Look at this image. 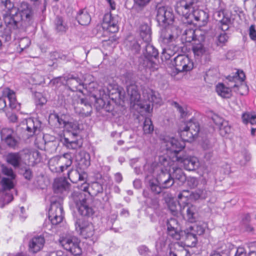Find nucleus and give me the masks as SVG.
Segmentation results:
<instances>
[{
	"mask_svg": "<svg viewBox=\"0 0 256 256\" xmlns=\"http://www.w3.org/2000/svg\"><path fill=\"white\" fill-rule=\"evenodd\" d=\"M148 187L154 194H159L162 190L170 188L174 183L171 170L164 169L156 163L146 164L144 166Z\"/></svg>",
	"mask_w": 256,
	"mask_h": 256,
	"instance_id": "1",
	"label": "nucleus"
},
{
	"mask_svg": "<svg viewBox=\"0 0 256 256\" xmlns=\"http://www.w3.org/2000/svg\"><path fill=\"white\" fill-rule=\"evenodd\" d=\"M180 32L179 27L174 24L164 26L160 32L159 42L161 46L166 48L174 45Z\"/></svg>",
	"mask_w": 256,
	"mask_h": 256,
	"instance_id": "2",
	"label": "nucleus"
},
{
	"mask_svg": "<svg viewBox=\"0 0 256 256\" xmlns=\"http://www.w3.org/2000/svg\"><path fill=\"white\" fill-rule=\"evenodd\" d=\"M16 184V179L2 178L0 180V206L2 208L13 200V196L10 192Z\"/></svg>",
	"mask_w": 256,
	"mask_h": 256,
	"instance_id": "3",
	"label": "nucleus"
},
{
	"mask_svg": "<svg viewBox=\"0 0 256 256\" xmlns=\"http://www.w3.org/2000/svg\"><path fill=\"white\" fill-rule=\"evenodd\" d=\"M72 163V158L70 153H65L62 156L51 159L49 162L50 170L54 172H62L70 167Z\"/></svg>",
	"mask_w": 256,
	"mask_h": 256,
	"instance_id": "4",
	"label": "nucleus"
},
{
	"mask_svg": "<svg viewBox=\"0 0 256 256\" xmlns=\"http://www.w3.org/2000/svg\"><path fill=\"white\" fill-rule=\"evenodd\" d=\"M200 132V125L195 119L187 122L184 128H180L179 134L182 139L187 142H192L197 137Z\"/></svg>",
	"mask_w": 256,
	"mask_h": 256,
	"instance_id": "5",
	"label": "nucleus"
},
{
	"mask_svg": "<svg viewBox=\"0 0 256 256\" xmlns=\"http://www.w3.org/2000/svg\"><path fill=\"white\" fill-rule=\"evenodd\" d=\"M59 242L62 246L72 254L80 256L82 254V250L80 246V241L78 238L74 236L62 237Z\"/></svg>",
	"mask_w": 256,
	"mask_h": 256,
	"instance_id": "6",
	"label": "nucleus"
},
{
	"mask_svg": "<svg viewBox=\"0 0 256 256\" xmlns=\"http://www.w3.org/2000/svg\"><path fill=\"white\" fill-rule=\"evenodd\" d=\"M196 0H179L177 2L175 9L178 14L182 16V21H187L193 10Z\"/></svg>",
	"mask_w": 256,
	"mask_h": 256,
	"instance_id": "7",
	"label": "nucleus"
},
{
	"mask_svg": "<svg viewBox=\"0 0 256 256\" xmlns=\"http://www.w3.org/2000/svg\"><path fill=\"white\" fill-rule=\"evenodd\" d=\"M156 19L160 25L167 26L173 24L174 16L171 10L166 6H158L156 9Z\"/></svg>",
	"mask_w": 256,
	"mask_h": 256,
	"instance_id": "8",
	"label": "nucleus"
},
{
	"mask_svg": "<svg viewBox=\"0 0 256 256\" xmlns=\"http://www.w3.org/2000/svg\"><path fill=\"white\" fill-rule=\"evenodd\" d=\"M48 218L53 225H56L62 222L64 218V210L60 202H52L49 210Z\"/></svg>",
	"mask_w": 256,
	"mask_h": 256,
	"instance_id": "9",
	"label": "nucleus"
},
{
	"mask_svg": "<svg viewBox=\"0 0 256 256\" xmlns=\"http://www.w3.org/2000/svg\"><path fill=\"white\" fill-rule=\"evenodd\" d=\"M76 230L84 238L92 236L94 234L92 224L83 218H78L75 222Z\"/></svg>",
	"mask_w": 256,
	"mask_h": 256,
	"instance_id": "10",
	"label": "nucleus"
},
{
	"mask_svg": "<svg viewBox=\"0 0 256 256\" xmlns=\"http://www.w3.org/2000/svg\"><path fill=\"white\" fill-rule=\"evenodd\" d=\"M9 100V106L12 109H18L20 104L17 102L15 92L9 88H5L2 90V95L0 97V110H3L6 106L5 98Z\"/></svg>",
	"mask_w": 256,
	"mask_h": 256,
	"instance_id": "11",
	"label": "nucleus"
},
{
	"mask_svg": "<svg viewBox=\"0 0 256 256\" xmlns=\"http://www.w3.org/2000/svg\"><path fill=\"white\" fill-rule=\"evenodd\" d=\"M185 142L183 139L179 140L174 138L165 139L164 142L166 150L174 154V157L178 156V154L184 148Z\"/></svg>",
	"mask_w": 256,
	"mask_h": 256,
	"instance_id": "12",
	"label": "nucleus"
},
{
	"mask_svg": "<svg viewBox=\"0 0 256 256\" xmlns=\"http://www.w3.org/2000/svg\"><path fill=\"white\" fill-rule=\"evenodd\" d=\"M176 70L178 72L190 71L193 68V63L188 56L180 54L174 58Z\"/></svg>",
	"mask_w": 256,
	"mask_h": 256,
	"instance_id": "13",
	"label": "nucleus"
},
{
	"mask_svg": "<svg viewBox=\"0 0 256 256\" xmlns=\"http://www.w3.org/2000/svg\"><path fill=\"white\" fill-rule=\"evenodd\" d=\"M78 201L76 200L75 204L78 212L83 216H90L94 213V210L92 206L90 204V199L83 198L82 195Z\"/></svg>",
	"mask_w": 256,
	"mask_h": 256,
	"instance_id": "14",
	"label": "nucleus"
},
{
	"mask_svg": "<svg viewBox=\"0 0 256 256\" xmlns=\"http://www.w3.org/2000/svg\"><path fill=\"white\" fill-rule=\"evenodd\" d=\"M146 44L143 65L144 67L151 68L154 66V64L153 58H156L158 52L152 45L149 44V42Z\"/></svg>",
	"mask_w": 256,
	"mask_h": 256,
	"instance_id": "15",
	"label": "nucleus"
},
{
	"mask_svg": "<svg viewBox=\"0 0 256 256\" xmlns=\"http://www.w3.org/2000/svg\"><path fill=\"white\" fill-rule=\"evenodd\" d=\"M126 94L132 106L138 105L142 108H144V105L140 104V95L135 84H130L126 86Z\"/></svg>",
	"mask_w": 256,
	"mask_h": 256,
	"instance_id": "16",
	"label": "nucleus"
},
{
	"mask_svg": "<svg viewBox=\"0 0 256 256\" xmlns=\"http://www.w3.org/2000/svg\"><path fill=\"white\" fill-rule=\"evenodd\" d=\"M189 16L187 21L183 20L184 24H191L193 22V20H194L197 22H201V24L204 26L206 23L208 18V15L206 12L198 9L194 10L192 13Z\"/></svg>",
	"mask_w": 256,
	"mask_h": 256,
	"instance_id": "17",
	"label": "nucleus"
},
{
	"mask_svg": "<svg viewBox=\"0 0 256 256\" xmlns=\"http://www.w3.org/2000/svg\"><path fill=\"white\" fill-rule=\"evenodd\" d=\"M175 160L178 162L182 163L184 168L188 170H194L199 166L198 160L196 157H186L180 155L176 156Z\"/></svg>",
	"mask_w": 256,
	"mask_h": 256,
	"instance_id": "18",
	"label": "nucleus"
},
{
	"mask_svg": "<svg viewBox=\"0 0 256 256\" xmlns=\"http://www.w3.org/2000/svg\"><path fill=\"white\" fill-rule=\"evenodd\" d=\"M66 80L71 90L82 92V90L84 88V83L82 79L78 76L70 75L67 76Z\"/></svg>",
	"mask_w": 256,
	"mask_h": 256,
	"instance_id": "19",
	"label": "nucleus"
},
{
	"mask_svg": "<svg viewBox=\"0 0 256 256\" xmlns=\"http://www.w3.org/2000/svg\"><path fill=\"white\" fill-rule=\"evenodd\" d=\"M118 20L111 14H106L103 18L102 26L104 29H106L110 32H115L118 31Z\"/></svg>",
	"mask_w": 256,
	"mask_h": 256,
	"instance_id": "20",
	"label": "nucleus"
},
{
	"mask_svg": "<svg viewBox=\"0 0 256 256\" xmlns=\"http://www.w3.org/2000/svg\"><path fill=\"white\" fill-rule=\"evenodd\" d=\"M186 210V216L188 220L190 222H194L198 218V210L196 206L187 204L181 210V212H183Z\"/></svg>",
	"mask_w": 256,
	"mask_h": 256,
	"instance_id": "21",
	"label": "nucleus"
},
{
	"mask_svg": "<svg viewBox=\"0 0 256 256\" xmlns=\"http://www.w3.org/2000/svg\"><path fill=\"white\" fill-rule=\"evenodd\" d=\"M75 110L82 116H88L90 115L92 112V107L86 100L81 98L78 106L75 107Z\"/></svg>",
	"mask_w": 256,
	"mask_h": 256,
	"instance_id": "22",
	"label": "nucleus"
},
{
	"mask_svg": "<svg viewBox=\"0 0 256 256\" xmlns=\"http://www.w3.org/2000/svg\"><path fill=\"white\" fill-rule=\"evenodd\" d=\"M13 12H14V14H16V10H7L5 13L3 14V19L6 26V28L16 30L18 27V22L15 19L14 14H12Z\"/></svg>",
	"mask_w": 256,
	"mask_h": 256,
	"instance_id": "23",
	"label": "nucleus"
},
{
	"mask_svg": "<svg viewBox=\"0 0 256 256\" xmlns=\"http://www.w3.org/2000/svg\"><path fill=\"white\" fill-rule=\"evenodd\" d=\"M140 40H138L132 36H129L124 42L126 47L132 54H138L140 50Z\"/></svg>",
	"mask_w": 256,
	"mask_h": 256,
	"instance_id": "24",
	"label": "nucleus"
},
{
	"mask_svg": "<svg viewBox=\"0 0 256 256\" xmlns=\"http://www.w3.org/2000/svg\"><path fill=\"white\" fill-rule=\"evenodd\" d=\"M45 240L44 237L41 236L34 237L30 242L29 248L30 252H36L43 247Z\"/></svg>",
	"mask_w": 256,
	"mask_h": 256,
	"instance_id": "25",
	"label": "nucleus"
},
{
	"mask_svg": "<svg viewBox=\"0 0 256 256\" xmlns=\"http://www.w3.org/2000/svg\"><path fill=\"white\" fill-rule=\"evenodd\" d=\"M200 32V31L199 30L190 28H186L182 34V40H184L186 42H190L192 41L194 42L195 40H198L200 38V40H204V37L202 36L197 38L198 33Z\"/></svg>",
	"mask_w": 256,
	"mask_h": 256,
	"instance_id": "26",
	"label": "nucleus"
},
{
	"mask_svg": "<svg viewBox=\"0 0 256 256\" xmlns=\"http://www.w3.org/2000/svg\"><path fill=\"white\" fill-rule=\"evenodd\" d=\"M70 184L64 178H58L55 180L53 188L55 193H62L66 191L69 188Z\"/></svg>",
	"mask_w": 256,
	"mask_h": 256,
	"instance_id": "27",
	"label": "nucleus"
},
{
	"mask_svg": "<svg viewBox=\"0 0 256 256\" xmlns=\"http://www.w3.org/2000/svg\"><path fill=\"white\" fill-rule=\"evenodd\" d=\"M140 36L146 43L150 42L152 40V32L150 27L147 24H142L139 29Z\"/></svg>",
	"mask_w": 256,
	"mask_h": 256,
	"instance_id": "28",
	"label": "nucleus"
},
{
	"mask_svg": "<svg viewBox=\"0 0 256 256\" xmlns=\"http://www.w3.org/2000/svg\"><path fill=\"white\" fill-rule=\"evenodd\" d=\"M172 160L167 156H162L159 157V162L156 163L158 166L162 167L164 170L166 169L170 170V168L174 166V162H177L175 160V157L172 156Z\"/></svg>",
	"mask_w": 256,
	"mask_h": 256,
	"instance_id": "29",
	"label": "nucleus"
},
{
	"mask_svg": "<svg viewBox=\"0 0 256 256\" xmlns=\"http://www.w3.org/2000/svg\"><path fill=\"white\" fill-rule=\"evenodd\" d=\"M40 124L36 120L28 118L26 120V130L30 132L29 136H32L40 130Z\"/></svg>",
	"mask_w": 256,
	"mask_h": 256,
	"instance_id": "30",
	"label": "nucleus"
},
{
	"mask_svg": "<svg viewBox=\"0 0 256 256\" xmlns=\"http://www.w3.org/2000/svg\"><path fill=\"white\" fill-rule=\"evenodd\" d=\"M6 162L14 168H17L20 166L22 157L18 152H10L7 154Z\"/></svg>",
	"mask_w": 256,
	"mask_h": 256,
	"instance_id": "31",
	"label": "nucleus"
},
{
	"mask_svg": "<svg viewBox=\"0 0 256 256\" xmlns=\"http://www.w3.org/2000/svg\"><path fill=\"white\" fill-rule=\"evenodd\" d=\"M192 50L195 57L199 58L202 56L206 52V48L204 44L200 42V39L195 40L192 44Z\"/></svg>",
	"mask_w": 256,
	"mask_h": 256,
	"instance_id": "32",
	"label": "nucleus"
},
{
	"mask_svg": "<svg viewBox=\"0 0 256 256\" xmlns=\"http://www.w3.org/2000/svg\"><path fill=\"white\" fill-rule=\"evenodd\" d=\"M78 22L82 26H88L91 21V17L85 9L80 10L76 16Z\"/></svg>",
	"mask_w": 256,
	"mask_h": 256,
	"instance_id": "33",
	"label": "nucleus"
},
{
	"mask_svg": "<svg viewBox=\"0 0 256 256\" xmlns=\"http://www.w3.org/2000/svg\"><path fill=\"white\" fill-rule=\"evenodd\" d=\"M236 74L237 80H240V84L239 86L235 84L233 88L234 89L235 88L238 87V90H234L238 92L240 94L243 95V94H244V93L242 92V90H244L246 91L248 90V88H247L246 86L242 83V82L244 81V80L245 79V78H246L245 74L243 71L240 70H238L236 72Z\"/></svg>",
	"mask_w": 256,
	"mask_h": 256,
	"instance_id": "34",
	"label": "nucleus"
},
{
	"mask_svg": "<svg viewBox=\"0 0 256 256\" xmlns=\"http://www.w3.org/2000/svg\"><path fill=\"white\" fill-rule=\"evenodd\" d=\"M186 234L185 244L189 247H194L198 242L197 236L188 228L184 231Z\"/></svg>",
	"mask_w": 256,
	"mask_h": 256,
	"instance_id": "35",
	"label": "nucleus"
},
{
	"mask_svg": "<svg viewBox=\"0 0 256 256\" xmlns=\"http://www.w3.org/2000/svg\"><path fill=\"white\" fill-rule=\"evenodd\" d=\"M146 94H147V100L152 104V106L154 104H161L162 100L158 93L152 90H148L146 91Z\"/></svg>",
	"mask_w": 256,
	"mask_h": 256,
	"instance_id": "36",
	"label": "nucleus"
},
{
	"mask_svg": "<svg viewBox=\"0 0 256 256\" xmlns=\"http://www.w3.org/2000/svg\"><path fill=\"white\" fill-rule=\"evenodd\" d=\"M22 19H29L32 16V10L27 2H22L18 8Z\"/></svg>",
	"mask_w": 256,
	"mask_h": 256,
	"instance_id": "37",
	"label": "nucleus"
},
{
	"mask_svg": "<svg viewBox=\"0 0 256 256\" xmlns=\"http://www.w3.org/2000/svg\"><path fill=\"white\" fill-rule=\"evenodd\" d=\"M216 91L218 94L223 98H228L232 96L231 90L222 83L216 86Z\"/></svg>",
	"mask_w": 256,
	"mask_h": 256,
	"instance_id": "38",
	"label": "nucleus"
},
{
	"mask_svg": "<svg viewBox=\"0 0 256 256\" xmlns=\"http://www.w3.org/2000/svg\"><path fill=\"white\" fill-rule=\"evenodd\" d=\"M64 144L68 148L76 150L80 148L82 146V142L78 140H70L68 138H64Z\"/></svg>",
	"mask_w": 256,
	"mask_h": 256,
	"instance_id": "39",
	"label": "nucleus"
},
{
	"mask_svg": "<svg viewBox=\"0 0 256 256\" xmlns=\"http://www.w3.org/2000/svg\"><path fill=\"white\" fill-rule=\"evenodd\" d=\"M64 129L68 132H70L74 136H77L78 131L80 128L78 122L76 121L68 122L65 125Z\"/></svg>",
	"mask_w": 256,
	"mask_h": 256,
	"instance_id": "40",
	"label": "nucleus"
},
{
	"mask_svg": "<svg viewBox=\"0 0 256 256\" xmlns=\"http://www.w3.org/2000/svg\"><path fill=\"white\" fill-rule=\"evenodd\" d=\"M242 122L247 124L250 122L251 124H256V114L254 112H246L242 114Z\"/></svg>",
	"mask_w": 256,
	"mask_h": 256,
	"instance_id": "41",
	"label": "nucleus"
},
{
	"mask_svg": "<svg viewBox=\"0 0 256 256\" xmlns=\"http://www.w3.org/2000/svg\"><path fill=\"white\" fill-rule=\"evenodd\" d=\"M218 14L219 16L222 14V18L219 21L221 24V29L222 31L224 32L229 28V25L230 24L231 20L228 16L224 15L223 12H218Z\"/></svg>",
	"mask_w": 256,
	"mask_h": 256,
	"instance_id": "42",
	"label": "nucleus"
},
{
	"mask_svg": "<svg viewBox=\"0 0 256 256\" xmlns=\"http://www.w3.org/2000/svg\"><path fill=\"white\" fill-rule=\"evenodd\" d=\"M0 134L2 141L15 135L13 129L9 128H3L0 129Z\"/></svg>",
	"mask_w": 256,
	"mask_h": 256,
	"instance_id": "43",
	"label": "nucleus"
},
{
	"mask_svg": "<svg viewBox=\"0 0 256 256\" xmlns=\"http://www.w3.org/2000/svg\"><path fill=\"white\" fill-rule=\"evenodd\" d=\"M1 170L2 174L4 176L2 178L16 179V174L11 168L2 164L1 166Z\"/></svg>",
	"mask_w": 256,
	"mask_h": 256,
	"instance_id": "44",
	"label": "nucleus"
},
{
	"mask_svg": "<svg viewBox=\"0 0 256 256\" xmlns=\"http://www.w3.org/2000/svg\"><path fill=\"white\" fill-rule=\"evenodd\" d=\"M172 169L173 170V176H174L176 179L182 182H184L186 180V176L182 169L174 166L172 167Z\"/></svg>",
	"mask_w": 256,
	"mask_h": 256,
	"instance_id": "45",
	"label": "nucleus"
},
{
	"mask_svg": "<svg viewBox=\"0 0 256 256\" xmlns=\"http://www.w3.org/2000/svg\"><path fill=\"white\" fill-rule=\"evenodd\" d=\"M55 28L58 32H64L67 30L66 26L60 17H56L55 20Z\"/></svg>",
	"mask_w": 256,
	"mask_h": 256,
	"instance_id": "46",
	"label": "nucleus"
},
{
	"mask_svg": "<svg viewBox=\"0 0 256 256\" xmlns=\"http://www.w3.org/2000/svg\"><path fill=\"white\" fill-rule=\"evenodd\" d=\"M192 198L195 200L199 198L204 199L207 196L206 191L204 190H197L190 194Z\"/></svg>",
	"mask_w": 256,
	"mask_h": 256,
	"instance_id": "47",
	"label": "nucleus"
},
{
	"mask_svg": "<svg viewBox=\"0 0 256 256\" xmlns=\"http://www.w3.org/2000/svg\"><path fill=\"white\" fill-rule=\"evenodd\" d=\"M143 130L146 134L152 133L154 130V126L150 118H146L144 122Z\"/></svg>",
	"mask_w": 256,
	"mask_h": 256,
	"instance_id": "48",
	"label": "nucleus"
},
{
	"mask_svg": "<svg viewBox=\"0 0 256 256\" xmlns=\"http://www.w3.org/2000/svg\"><path fill=\"white\" fill-rule=\"evenodd\" d=\"M90 162L88 154H84L79 160L78 165L80 169L83 170L88 168L90 166Z\"/></svg>",
	"mask_w": 256,
	"mask_h": 256,
	"instance_id": "49",
	"label": "nucleus"
},
{
	"mask_svg": "<svg viewBox=\"0 0 256 256\" xmlns=\"http://www.w3.org/2000/svg\"><path fill=\"white\" fill-rule=\"evenodd\" d=\"M68 178L74 183H76L80 180V172L78 170H71L68 172Z\"/></svg>",
	"mask_w": 256,
	"mask_h": 256,
	"instance_id": "50",
	"label": "nucleus"
},
{
	"mask_svg": "<svg viewBox=\"0 0 256 256\" xmlns=\"http://www.w3.org/2000/svg\"><path fill=\"white\" fill-rule=\"evenodd\" d=\"M91 192L93 195L96 196L103 192L102 186L98 182H93L90 186Z\"/></svg>",
	"mask_w": 256,
	"mask_h": 256,
	"instance_id": "51",
	"label": "nucleus"
},
{
	"mask_svg": "<svg viewBox=\"0 0 256 256\" xmlns=\"http://www.w3.org/2000/svg\"><path fill=\"white\" fill-rule=\"evenodd\" d=\"M4 142L7 146L13 149H16L18 145V142L15 138L14 135L4 140Z\"/></svg>",
	"mask_w": 256,
	"mask_h": 256,
	"instance_id": "52",
	"label": "nucleus"
},
{
	"mask_svg": "<svg viewBox=\"0 0 256 256\" xmlns=\"http://www.w3.org/2000/svg\"><path fill=\"white\" fill-rule=\"evenodd\" d=\"M228 37L226 33L220 34L217 38L216 44L218 46L222 47L228 42Z\"/></svg>",
	"mask_w": 256,
	"mask_h": 256,
	"instance_id": "53",
	"label": "nucleus"
},
{
	"mask_svg": "<svg viewBox=\"0 0 256 256\" xmlns=\"http://www.w3.org/2000/svg\"><path fill=\"white\" fill-rule=\"evenodd\" d=\"M188 229L190 230L196 236L198 235L200 236L204 232V228L200 225L195 224L193 226H190Z\"/></svg>",
	"mask_w": 256,
	"mask_h": 256,
	"instance_id": "54",
	"label": "nucleus"
},
{
	"mask_svg": "<svg viewBox=\"0 0 256 256\" xmlns=\"http://www.w3.org/2000/svg\"><path fill=\"white\" fill-rule=\"evenodd\" d=\"M219 130L220 134L223 136L230 133L231 128L230 126H229L228 122L226 121V122H224L223 125L219 128Z\"/></svg>",
	"mask_w": 256,
	"mask_h": 256,
	"instance_id": "55",
	"label": "nucleus"
},
{
	"mask_svg": "<svg viewBox=\"0 0 256 256\" xmlns=\"http://www.w3.org/2000/svg\"><path fill=\"white\" fill-rule=\"evenodd\" d=\"M167 230L168 234L172 238L176 240H180L181 234L180 228H176V230L175 228L168 229Z\"/></svg>",
	"mask_w": 256,
	"mask_h": 256,
	"instance_id": "56",
	"label": "nucleus"
},
{
	"mask_svg": "<svg viewBox=\"0 0 256 256\" xmlns=\"http://www.w3.org/2000/svg\"><path fill=\"white\" fill-rule=\"evenodd\" d=\"M51 118H54V120L58 123L59 127L65 128V125L68 122L62 118V116H59L57 114H54L51 116Z\"/></svg>",
	"mask_w": 256,
	"mask_h": 256,
	"instance_id": "57",
	"label": "nucleus"
},
{
	"mask_svg": "<svg viewBox=\"0 0 256 256\" xmlns=\"http://www.w3.org/2000/svg\"><path fill=\"white\" fill-rule=\"evenodd\" d=\"M30 44V40L27 37L21 38L18 42V46L22 51L28 47Z\"/></svg>",
	"mask_w": 256,
	"mask_h": 256,
	"instance_id": "58",
	"label": "nucleus"
},
{
	"mask_svg": "<svg viewBox=\"0 0 256 256\" xmlns=\"http://www.w3.org/2000/svg\"><path fill=\"white\" fill-rule=\"evenodd\" d=\"M201 145L202 148L205 150H210L213 146V142L207 138H204L202 140Z\"/></svg>",
	"mask_w": 256,
	"mask_h": 256,
	"instance_id": "59",
	"label": "nucleus"
},
{
	"mask_svg": "<svg viewBox=\"0 0 256 256\" xmlns=\"http://www.w3.org/2000/svg\"><path fill=\"white\" fill-rule=\"evenodd\" d=\"M172 228H180L177 220L174 218H170L167 222V230Z\"/></svg>",
	"mask_w": 256,
	"mask_h": 256,
	"instance_id": "60",
	"label": "nucleus"
},
{
	"mask_svg": "<svg viewBox=\"0 0 256 256\" xmlns=\"http://www.w3.org/2000/svg\"><path fill=\"white\" fill-rule=\"evenodd\" d=\"M188 254V252L183 248L176 252H173L170 249L169 252V256H187Z\"/></svg>",
	"mask_w": 256,
	"mask_h": 256,
	"instance_id": "61",
	"label": "nucleus"
},
{
	"mask_svg": "<svg viewBox=\"0 0 256 256\" xmlns=\"http://www.w3.org/2000/svg\"><path fill=\"white\" fill-rule=\"evenodd\" d=\"M98 84L96 82H92L88 84H84V89L92 93L95 91L96 89L98 88Z\"/></svg>",
	"mask_w": 256,
	"mask_h": 256,
	"instance_id": "62",
	"label": "nucleus"
},
{
	"mask_svg": "<svg viewBox=\"0 0 256 256\" xmlns=\"http://www.w3.org/2000/svg\"><path fill=\"white\" fill-rule=\"evenodd\" d=\"M0 3L8 10H15L16 8L10 0H0Z\"/></svg>",
	"mask_w": 256,
	"mask_h": 256,
	"instance_id": "63",
	"label": "nucleus"
},
{
	"mask_svg": "<svg viewBox=\"0 0 256 256\" xmlns=\"http://www.w3.org/2000/svg\"><path fill=\"white\" fill-rule=\"evenodd\" d=\"M11 29L6 28L2 34L1 38L4 42H8L11 40Z\"/></svg>",
	"mask_w": 256,
	"mask_h": 256,
	"instance_id": "64",
	"label": "nucleus"
}]
</instances>
